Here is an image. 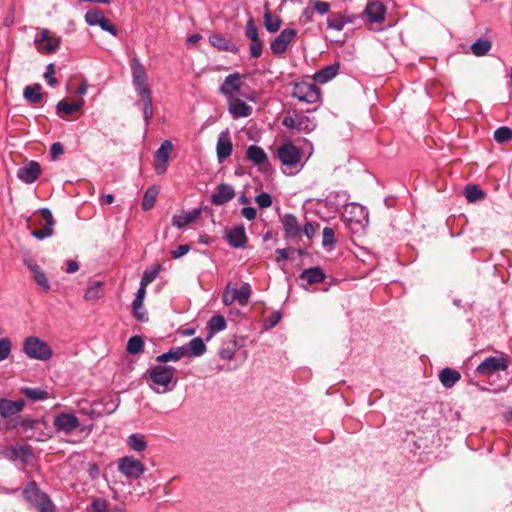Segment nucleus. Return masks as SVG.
Returning <instances> with one entry per match:
<instances>
[{"instance_id":"41","label":"nucleus","mask_w":512,"mask_h":512,"mask_svg":"<svg viewBox=\"0 0 512 512\" xmlns=\"http://www.w3.org/2000/svg\"><path fill=\"white\" fill-rule=\"evenodd\" d=\"M232 293L234 295L235 300L241 306H245V305H247V303L249 301L251 289L248 284H245V285L241 286L239 289L232 288Z\"/></svg>"},{"instance_id":"31","label":"nucleus","mask_w":512,"mask_h":512,"mask_svg":"<svg viewBox=\"0 0 512 512\" xmlns=\"http://www.w3.org/2000/svg\"><path fill=\"white\" fill-rule=\"evenodd\" d=\"M226 321L222 315H213L208 321L207 341H209L216 333L225 330Z\"/></svg>"},{"instance_id":"13","label":"nucleus","mask_w":512,"mask_h":512,"mask_svg":"<svg viewBox=\"0 0 512 512\" xmlns=\"http://www.w3.org/2000/svg\"><path fill=\"white\" fill-rule=\"evenodd\" d=\"M130 67L135 91L138 93L150 90L147 83V73L140 60L136 57L132 58L130 61Z\"/></svg>"},{"instance_id":"4","label":"nucleus","mask_w":512,"mask_h":512,"mask_svg":"<svg viewBox=\"0 0 512 512\" xmlns=\"http://www.w3.org/2000/svg\"><path fill=\"white\" fill-rule=\"evenodd\" d=\"M53 426L57 432L65 435H69L76 430L87 432V434L92 431V426H81L79 419L74 414L66 412L59 413L54 417Z\"/></svg>"},{"instance_id":"61","label":"nucleus","mask_w":512,"mask_h":512,"mask_svg":"<svg viewBox=\"0 0 512 512\" xmlns=\"http://www.w3.org/2000/svg\"><path fill=\"white\" fill-rule=\"evenodd\" d=\"M54 74H55L54 65L49 64L44 73V78L47 80L48 84L51 86H54L57 83V79L55 78Z\"/></svg>"},{"instance_id":"1","label":"nucleus","mask_w":512,"mask_h":512,"mask_svg":"<svg viewBox=\"0 0 512 512\" xmlns=\"http://www.w3.org/2000/svg\"><path fill=\"white\" fill-rule=\"evenodd\" d=\"M176 369L167 365H156L146 371L149 378V387L157 394L171 391L176 382L174 381Z\"/></svg>"},{"instance_id":"57","label":"nucleus","mask_w":512,"mask_h":512,"mask_svg":"<svg viewBox=\"0 0 512 512\" xmlns=\"http://www.w3.org/2000/svg\"><path fill=\"white\" fill-rule=\"evenodd\" d=\"M256 203L260 208H268L272 205V198L268 193L262 192L255 198Z\"/></svg>"},{"instance_id":"43","label":"nucleus","mask_w":512,"mask_h":512,"mask_svg":"<svg viewBox=\"0 0 512 512\" xmlns=\"http://www.w3.org/2000/svg\"><path fill=\"white\" fill-rule=\"evenodd\" d=\"M282 21L279 17H273L270 11H266L264 14V25L270 33L277 32L281 27Z\"/></svg>"},{"instance_id":"16","label":"nucleus","mask_w":512,"mask_h":512,"mask_svg":"<svg viewBox=\"0 0 512 512\" xmlns=\"http://www.w3.org/2000/svg\"><path fill=\"white\" fill-rule=\"evenodd\" d=\"M232 150L233 144L230 139L229 131L226 129L219 134L217 141L216 152L219 162H223L226 158H228L231 155Z\"/></svg>"},{"instance_id":"55","label":"nucleus","mask_w":512,"mask_h":512,"mask_svg":"<svg viewBox=\"0 0 512 512\" xmlns=\"http://www.w3.org/2000/svg\"><path fill=\"white\" fill-rule=\"evenodd\" d=\"M312 8L314 9V12L319 13L320 15H324L328 13L330 9V5L327 2L315 0L310 2Z\"/></svg>"},{"instance_id":"19","label":"nucleus","mask_w":512,"mask_h":512,"mask_svg":"<svg viewBox=\"0 0 512 512\" xmlns=\"http://www.w3.org/2000/svg\"><path fill=\"white\" fill-rule=\"evenodd\" d=\"M40 213L42 215V218L45 221V226L42 229H36L31 232V234L39 239L43 240L47 237H50L53 234V225H54V219L52 216V213L47 208H42L40 210Z\"/></svg>"},{"instance_id":"9","label":"nucleus","mask_w":512,"mask_h":512,"mask_svg":"<svg viewBox=\"0 0 512 512\" xmlns=\"http://www.w3.org/2000/svg\"><path fill=\"white\" fill-rule=\"evenodd\" d=\"M61 44V38L48 29H42L35 37V45L40 53H55Z\"/></svg>"},{"instance_id":"52","label":"nucleus","mask_w":512,"mask_h":512,"mask_svg":"<svg viewBox=\"0 0 512 512\" xmlns=\"http://www.w3.org/2000/svg\"><path fill=\"white\" fill-rule=\"evenodd\" d=\"M336 243L335 232L331 227H325L322 232V245L332 247Z\"/></svg>"},{"instance_id":"37","label":"nucleus","mask_w":512,"mask_h":512,"mask_svg":"<svg viewBox=\"0 0 512 512\" xmlns=\"http://www.w3.org/2000/svg\"><path fill=\"white\" fill-rule=\"evenodd\" d=\"M84 104V100L81 99L75 103H68L64 100L58 102L56 109L59 115H70L78 111Z\"/></svg>"},{"instance_id":"5","label":"nucleus","mask_w":512,"mask_h":512,"mask_svg":"<svg viewBox=\"0 0 512 512\" xmlns=\"http://www.w3.org/2000/svg\"><path fill=\"white\" fill-rule=\"evenodd\" d=\"M23 351L29 358L41 361L49 360L53 355L49 345L37 336H30L24 340Z\"/></svg>"},{"instance_id":"27","label":"nucleus","mask_w":512,"mask_h":512,"mask_svg":"<svg viewBox=\"0 0 512 512\" xmlns=\"http://www.w3.org/2000/svg\"><path fill=\"white\" fill-rule=\"evenodd\" d=\"M187 355V350L184 346L175 347L170 349L168 352L160 354L156 357V362L158 363H167V362H176Z\"/></svg>"},{"instance_id":"7","label":"nucleus","mask_w":512,"mask_h":512,"mask_svg":"<svg viewBox=\"0 0 512 512\" xmlns=\"http://www.w3.org/2000/svg\"><path fill=\"white\" fill-rule=\"evenodd\" d=\"M282 124L286 128L295 129L304 133L312 132L317 126V122L314 118L298 113L285 116L282 120Z\"/></svg>"},{"instance_id":"20","label":"nucleus","mask_w":512,"mask_h":512,"mask_svg":"<svg viewBox=\"0 0 512 512\" xmlns=\"http://www.w3.org/2000/svg\"><path fill=\"white\" fill-rule=\"evenodd\" d=\"M40 165L35 161H30L26 166L20 167L17 171V177L25 183H33L40 175Z\"/></svg>"},{"instance_id":"44","label":"nucleus","mask_w":512,"mask_h":512,"mask_svg":"<svg viewBox=\"0 0 512 512\" xmlns=\"http://www.w3.org/2000/svg\"><path fill=\"white\" fill-rule=\"evenodd\" d=\"M465 197L468 202H476L484 198L483 191L476 185H467L464 191Z\"/></svg>"},{"instance_id":"18","label":"nucleus","mask_w":512,"mask_h":512,"mask_svg":"<svg viewBox=\"0 0 512 512\" xmlns=\"http://www.w3.org/2000/svg\"><path fill=\"white\" fill-rule=\"evenodd\" d=\"M228 111L234 118L248 117L252 113V108L243 100L234 97L227 100Z\"/></svg>"},{"instance_id":"59","label":"nucleus","mask_w":512,"mask_h":512,"mask_svg":"<svg viewBox=\"0 0 512 512\" xmlns=\"http://www.w3.org/2000/svg\"><path fill=\"white\" fill-rule=\"evenodd\" d=\"M157 274H158V270L145 271L142 276L139 288H144V290H146L147 285H149L152 281H154V279L157 277Z\"/></svg>"},{"instance_id":"3","label":"nucleus","mask_w":512,"mask_h":512,"mask_svg":"<svg viewBox=\"0 0 512 512\" xmlns=\"http://www.w3.org/2000/svg\"><path fill=\"white\" fill-rule=\"evenodd\" d=\"M510 358L504 353H498L495 356L485 358L475 370L479 376L490 379L500 372H504L509 368Z\"/></svg>"},{"instance_id":"10","label":"nucleus","mask_w":512,"mask_h":512,"mask_svg":"<svg viewBox=\"0 0 512 512\" xmlns=\"http://www.w3.org/2000/svg\"><path fill=\"white\" fill-rule=\"evenodd\" d=\"M277 155L286 168H297L302 158L301 150L292 143H285L278 147Z\"/></svg>"},{"instance_id":"8","label":"nucleus","mask_w":512,"mask_h":512,"mask_svg":"<svg viewBox=\"0 0 512 512\" xmlns=\"http://www.w3.org/2000/svg\"><path fill=\"white\" fill-rule=\"evenodd\" d=\"M118 470L128 479H138L145 473L146 468L134 456H124L118 461Z\"/></svg>"},{"instance_id":"29","label":"nucleus","mask_w":512,"mask_h":512,"mask_svg":"<svg viewBox=\"0 0 512 512\" xmlns=\"http://www.w3.org/2000/svg\"><path fill=\"white\" fill-rule=\"evenodd\" d=\"M247 159L253 162L255 165H263L268 162L266 152L257 145H250L246 152Z\"/></svg>"},{"instance_id":"6","label":"nucleus","mask_w":512,"mask_h":512,"mask_svg":"<svg viewBox=\"0 0 512 512\" xmlns=\"http://www.w3.org/2000/svg\"><path fill=\"white\" fill-rule=\"evenodd\" d=\"M343 218L352 230H360L368 223V212L366 208L357 203L345 205Z\"/></svg>"},{"instance_id":"33","label":"nucleus","mask_w":512,"mask_h":512,"mask_svg":"<svg viewBox=\"0 0 512 512\" xmlns=\"http://www.w3.org/2000/svg\"><path fill=\"white\" fill-rule=\"evenodd\" d=\"M283 227L289 237H297L301 233V227L297 218L292 214H286L283 217Z\"/></svg>"},{"instance_id":"50","label":"nucleus","mask_w":512,"mask_h":512,"mask_svg":"<svg viewBox=\"0 0 512 512\" xmlns=\"http://www.w3.org/2000/svg\"><path fill=\"white\" fill-rule=\"evenodd\" d=\"M22 392L31 400H44L47 398V392L38 388L25 387Z\"/></svg>"},{"instance_id":"40","label":"nucleus","mask_w":512,"mask_h":512,"mask_svg":"<svg viewBox=\"0 0 512 512\" xmlns=\"http://www.w3.org/2000/svg\"><path fill=\"white\" fill-rule=\"evenodd\" d=\"M158 194L159 188L157 186H151L146 190L142 201L144 211H148L154 207Z\"/></svg>"},{"instance_id":"36","label":"nucleus","mask_w":512,"mask_h":512,"mask_svg":"<svg viewBox=\"0 0 512 512\" xmlns=\"http://www.w3.org/2000/svg\"><path fill=\"white\" fill-rule=\"evenodd\" d=\"M145 295H146V290H144V288H139L136 293V297L133 301V304H132L134 315L140 321L147 320L146 314L140 311L143 306V301H144Z\"/></svg>"},{"instance_id":"56","label":"nucleus","mask_w":512,"mask_h":512,"mask_svg":"<svg viewBox=\"0 0 512 512\" xmlns=\"http://www.w3.org/2000/svg\"><path fill=\"white\" fill-rule=\"evenodd\" d=\"M97 26H99L102 30L110 33L112 36L118 35V29L116 28V26L113 25L111 21L107 19L105 16L101 20L100 24H98Z\"/></svg>"},{"instance_id":"22","label":"nucleus","mask_w":512,"mask_h":512,"mask_svg":"<svg viewBox=\"0 0 512 512\" xmlns=\"http://www.w3.org/2000/svg\"><path fill=\"white\" fill-rule=\"evenodd\" d=\"M24 406L25 401L23 399L12 401L2 398L0 399V414L2 417L8 418L21 412Z\"/></svg>"},{"instance_id":"54","label":"nucleus","mask_w":512,"mask_h":512,"mask_svg":"<svg viewBox=\"0 0 512 512\" xmlns=\"http://www.w3.org/2000/svg\"><path fill=\"white\" fill-rule=\"evenodd\" d=\"M91 512H109L108 503L105 499H94L91 504Z\"/></svg>"},{"instance_id":"14","label":"nucleus","mask_w":512,"mask_h":512,"mask_svg":"<svg viewBox=\"0 0 512 512\" xmlns=\"http://www.w3.org/2000/svg\"><path fill=\"white\" fill-rule=\"evenodd\" d=\"M296 35L297 31L293 28H286L282 30L281 33L271 42V52L275 55L283 54Z\"/></svg>"},{"instance_id":"46","label":"nucleus","mask_w":512,"mask_h":512,"mask_svg":"<svg viewBox=\"0 0 512 512\" xmlns=\"http://www.w3.org/2000/svg\"><path fill=\"white\" fill-rule=\"evenodd\" d=\"M491 49V43L485 39H479L471 45V51L476 56H483Z\"/></svg>"},{"instance_id":"17","label":"nucleus","mask_w":512,"mask_h":512,"mask_svg":"<svg viewBox=\"0 0 512 512\" xmlns=\"http://www.w3.org/2000/svg\"><path fill=\"white\" fill-rule=\"evenodd\" d=\"M25 264L30 270V272L33 275V279L36 282V284L44 291L50 290V283L49 280L44 273V271L41 269V267L33 260V259H27L25 260Z\"/></svg>"},{"instance_id":"45","label":"nucleus","mask_w":512,"mask_h":512,"mask_svg":"<svg viewBox=\"0 0 512 512\" xmlns=\"http://www.w3.org/2000/svg\"><path fill=\"white\" fill-rule=\"evenodd\" d=\"M143 347V339L140 336L135 335L128 340L126 350L128 353L135 355L140 353L143 350Z\"/></svg>"},{"instance_id":"35","label":"nucleus","mask_w":512,"mask_h":512,"mask_svg":"<svg viewBox=\"0 0 512 512\" xmlns=\"http://www.w3.org/2000/svg\"><path fill=\"white\" fill-rule=\"evenodd\" d=\"M338 73V65L327 66L314 74L317 83H326L333 79Z\"/></svg>"},{"instance_id":"42","label":"nucleus","mask_w":512,"mask_h":512,"mask_svg":"<svg viewBox=\"0 0 512 512\" xmlns=\"http://www.w3.org/2000/svg\"><path fill=\"white\" fill-rule=\"evenodd\" d=\"M127 443L129 447L136 452H142L147 448V442L144 437L139 434H131L128 437Z\"/></svg>"},{"instance_id":"38","label":"nucleus","mask_w":512,"mask_h":512,"mask_svg":"<svg viewBox=\"0 0 512 512\" xmlns=\"http://www.w3.org/2000/svg\"><path fill=\"white\" fill-rule=\"evenodd\" d=\"M24 98L33 104L39 103L42 100L41 85L34 84L24 88Z\"/></svg>"},{"instance_id":"30","label":"nucleus","mask_w":512,"mask_h":512,"mask_svg":"<svg viewBox=\"0 0 512 512\" xmlns=\"http://www.w3.org/2000/svg\"><path fill=\"white\" fill-rule=\"evenodd\" d=\"M199 215V209H194L192 211H188L180 215H174L172 219V224L178 228H183L186 225L195 221L199 217Z\"/></svg>"},{"instance_id":"26","label":"nucleus","mask_w":512,"mask_h":512,"mask_svg":"<svg viewBox=\"0 0 512 512\" xmlns=\"http://www.w3.org/2000/svg\"><path fill=\"white\" fill-rule=\"evenodd\" d=\"M326 22L329 29L342 31L346 24L353 22V18L341 13H332L328 16Z\"/></svg>"},{"instance_id":"25","label":"nucleus","mask_w":512,"mask_h":512,"mask_svg":"<svg viewBox=\"0 0 512 512\" xmlns=\"http://www.w3.org/2000/svg\"><path fill=\"white\" fill-rule=\"evenodd\" d=\"M141 100L140 103L142 104V111L144 120L146 123V126L150 124V121L153 117L154 109H153V103L151 98V90H146L145 92H138L137 93Z\"/></svg>"},{"instance_id":"60","label":"nucleus","mask_w":512,"mask_h":512,"mask_svg":"<svg viewBox=\"0 0 512 512\" xmlns=\"http://www.w3.org/2000/svg\"><path fill=\"white\" fill-rule=\"evenodd\" d=\"M235 353V347H232L227 343V347H223L222 349H220L219 356L221 359L230 361L234 358Z\"/></svg>"},{"instance_id":"2","label":"nucleus","mask_w":512,"mask_h":512,"mask_svg":"<svg viewBox=\"0 0 512 512\" xmlns=\"http://www.w3.org/2000/svg\"><path fill=\"white\" fill-rule=\"evenodd\" d=\"M23 496L38 512H56V506L50 497L34 481L29 482L25 486Z\"/></svg>"},{"instance_id":"48","label":"nucleus","mask_w":512,"mask_h":512,"mask_svg":"<svg viewBox=\"0 0 512 512\" xmlns=\"http://www.w3.org/2000/svg\"><path fill=\"white\" fill-rule=\"evenodd\" d=\"M102 283L99 281L92 282L85 292V299L86 300H97L101 298L102 291H101Z\"/></svg>"},{"instance_id":"49","label":"nucleus","mask_w":512,"mask_h":512,"mask_svg":"<svg viewBox=\"0 0 512 512\" xmlns=\"http://www.w3.org/2000/svg\"><path fill=\"white\" fill-rule=\"evenodd\" d=\"M494 139L497 143H505L512 140V130L507 126L499 127L494 132Z\"/></svg>"},{"instance_id":"32","label":"nucleus","mask_w":512,"mask_h":512,"mask_svg":"<svg viewBox=\"0 0 512 512\" xmlns=\"http://www.w3.org/2000/svg\"><path fill=\"white\" fill-rule=\"evenodd\" d=\"M460 378V373L451 368H444L439 374L440 382L446 388L453 387L460 380Z\"/></svg>"},{"instance_id":"64","label":"nucleus","mask_w":512,"mask_h":512,"mask_svg":"<svg viewBox=\"0 0 512 512\" xmlns=\"http://www.w3.org/2000/svg\"><path fill=\"white\" fill-rule=\"evenodd\" d=\"M313 15H314V9L312 8L311 4L308 5L302 12V15H301V20L304 22V23H308V22H311L312 19H313Z\"/></svg>"},{"instance_id":"28","label":"nucleus","mask_w":512,"mask_h":512,"mask_svg":"<svg viewBox=\"0 0 512 512\" xmlns=\"http://www.w3.org/2000/svg\"><path fill=\"white\" fill-rule=\"evenodd\" d=\"M300 279L307 284L321 283L325 279V274L320 267H311L302 271Z\"/></svg>"},{"instance_id":"47","label":"nucleus","mask_w":512,"mask_h":512,"mask_svg":"<svg viewBox=\"0 0 512 512\" xmlns=\"http://www.w3.org/2000/svg\"><path fill=\"white\" fill-rule=\"evenodd\" d=\"M103 18V12L97 8L87 11L84 16L85 22L90 26H97Z\"/></svg>"},{"instance_id":"24","label":"nucleus","mask_w":512,"mask_h":512,"mask_svg":"<svg viewBox=\"0 0 512 512\" xmlns=\"http://www.w3.org/2000/svg\"><path fill=\"white\" fill-rule=\"evenodd\" d=\"M226 239L230 246L234 248H243L247 242L246 232L243 226H237L230 229L226 234Z\"/></svg>"},{"instance_id":"63","label":"nucleus","mask_w":512,"mask_h":512,"mask_svg":"<svg viewBox=\"0 0 512 512\" xmlns=\"http://www.w3.org/2000/svg\"><path fill=\"white\" fill-rule=\"evenodd\" d=\"M235 298H234V295L232 293V288H230V286L228 285L223 293V303L226 305V306H229L231 305L233 302H235Z\"/></svg>"},{"instance_id":"58","label":"nucleus","mask_w":512,"mask_h":512,"mask_svg":"<svg viewBox=\"0 0 512 512\" xmlns=\"http://www.w3.org/2000/svg\"><path fill=\"white\" fill-rule=\"evenodd\" d=\"M262 49H263V43L260 39L251 41L250 48H249L250 56L252 58H259L262 54Z\"/></svg>"},{"instance_id":"51","label":"nucleus","mask_w":512,"mask_h":512,"mask_svg":"<svg viewBox=\"0 0 512 512\" xmlns=\"http://www.w3.org/2000/svg\"><path fill=\"white\" fill-rule=\"evenodd\" d=\"M245 35L250 41L259 39L258 27L252 18H249L246 22Z\"/></svg>"},{"instance_id":"12","label":"nucleus","mask_w":512,"mask_h":512,"mask_svg":"<svg viewBox=\"0 0 512 512\" xmlns=\"http://www.w3.org/2000/svg\"><path fill=\"white\" fill-rule=\"evenodd\" d=\"M173 151V144L170 140L162 142L154 154V169L158 175L167 171L168 162Z\"/></svg>"},{"instance_id":"62","label":"nucleus","mask_w":512,"mask_h":512,"mask_svg":"<svg viewBox=\"0 0 512 512\" xmlns=\"http://www.w3.org/2000/svg\"><path fill=\"white\" fill-rule=\"evenodd\" d=\"M190 250L188 245H179L175 250L172 251V257L174 259H178L184 255H186Z\"/></svg>"},{"instance_id":"53","label":"nucleus","mask_w":512,"mask_h":512,"mask_svg":"<svg viewBox=\"0 0 512 512\" xmlns=\"http://www.w3.org/2000/svg\"><path fill=\"white\" fill-rule=\"evenodd\" d=\"M11 347V341L8 338L0 339V362L8 358Z\"/></svg>"},{"instance_id":"15","label":"nucleus","mask_w":512,"mask_h":512,"mask_svg":"<svg viewBox=\"0 0 512 512\" xmlns=\"http://www.w3.org/2000/svg\"><path fill=\"white\" fill-rule=\"evenodd\" d=\"M241 88V77L238 73L229 74L221 86L219 93L225 96L226 100L236 97V93Z\"/></svg>"},{"instance_id":"39","label":"nucleus","mask_w":512,"mask_h":512,"mask_svg":"<svg viewBox=\"0 0 512 512\" xmlns=\"http://www.w3.org/2000/svg\"><path fill=\"white\" fill-rule=\"evenodd\" d=\"M209 42L213 47L223 51H234V45L221 34H212L209 36Z\"/></svg>"},{"instance_id":"11","label":"nucleus","mask_w":512,"mask_h":512,"mask_svg":"<svg viewBox=\"0 0 512 512\" xmlns=\"http://www.w3.org/2000/svg\"><path fill=\"white\" fill-rule=\"evenodd\" d=\"M293 97L304 103L313 104L320 99V90L314 83L300 82L293 87Z\"/></svg>"},{"instance_id":"34","label":"nucleus","mask_w":512,"mask_h":512,"mask_svg":"<svg viewBox=\"0 0 512 512\" xmlns=\"http://www.w3.org/2000/svg\"><path fill=\"white\" fill-rule=\"evenodd\" d=\"M187 350L188 356H201L206 352V345L202 338L195 337L193 338L187 346H184Z\"/></svg>"},{"instance_id":"23","label":"nucleus","mask_w":512,"mask_h":512,"mask_svg":"<svg viewBox=\"0 0 512 512\" xmlns=\"http://www.w3.org/2000/svg\"><path fill=\"white\" fill-rule=\"evenodd\" d=\"M386 7L380 1H371L365 8V14L372 23H379L384 20Z\"/></svg>"},{"instance_id":"21","label":"nucleus","mask_w":512,"mask_h":512,"mask_svg":"<svg viewBox=\"0 0 512 512\" xmlns=\"http://www.w3.org/2000/svg\"><path fill=\"white\" fill-rule=\"evenodd\" d=\"M235 191L231 185L220 184L211 196V201L215 205H223L233 199Z\"/></svg>"}]
</instances>
